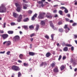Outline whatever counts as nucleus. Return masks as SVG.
<instances>
[{
  "mask_svg": "<svg viewBox=\"0 0 77 77\" xmlns=\"http://www.w3.org/2000/svg\"><path fill=\"white\" fill-rule=\"evenodd\" d=\"M15 5L16 8V11L19 12H20L21 9L22 8V6H20V5L18 3H15Z\"/></svg>",
  "mask_w": 77,
  "mask_h": 77,
  "instance_id": "2",
  "label": "nucleus"
},
{
  "mask_svg": "<svg viewBox=\"0 0 77 77\" xmlns=\"http://www.w3.org/2000/svg\"><path fill=\"white\" fill-rule=\"evenodd\" d=\"M1 36H2L3 39H6L8 38L9 35L8 34H3L2 35H0Z\"/></svg>",
  "mask_w": 77,
  "mask_h": 77,
  "instance_id": "5",
  "label": "nucleus"
},
{
  "mask_svg": "<svg viewBox=\"0 0 77 77\" xmlns=\"http://www.w3.org/2000/svg\"><path fill=\"white\" fill-rule=\"evenodd\" d=\"M53 71L54 72H58L59 70H58V68L57 67H55L53 69Z\"/></svg>",
  "mask_w": 77,
  "mask_h": 77,
  "instance_id": "11",
  "label": "nucleus"
},
{
  "mask_svg": "<svg viewBox=\"0 0 77 77\" xmlns=\"http://www.w3.org/2000/svg\"><path fill=\"white\" fill-rule=\"evenodd\" d=\"M31 42H32V41H33V38H31Z\"/></svg>",
  "mask_w": 77,
  "mask_h": 77,
  "instance_id": "60",
  "label": "nucleus"
},
{
  "mask_svg": "<svg viewBox=\"0 0 77 77\" xmlns=\"http://www.w3.org/2000/svg\"><path fill=\"white\" fill-rule=\"evenodd\" d=\"M8 34H13L14 33V31H9L8 32Z\"/></svg>",
  "mask_w": 77,
  "mask_h": 77,
  "instance_id": "22",
  "label": "nucleus"
},
{
  "mask_svg": "<svg viewBox=\"0 0 77 77\" xmlns=\"http://www.w3.org/2000/svg\"><path fill=\"white\" fill-rule=\"evenodd\" d=\"M28 21H29V19L28 18H26L23 20L24 22H27Z\"/></svg>",
  "mask_w": 77,
  "mask_h": 77,
  "instance_id": "20",
  "label": "nucleus"
},
{
  "mask_svg": "<svg viewBox=\"0 0 77 77\" xmlns=\"http://www.w3.org/2000/svg\"><path fill=\"white\" fill-rule=\"evenodd\" d=\"M46 17L48 18H52V16L51 15H50L49 16H48L47 15L46 16Z\"/></svg>",
  "mask_w": 77,
  "mask_h": 77,
  "instance_id": "25",
  "label": "nucleus"
},
{
  "mask_svg": "<svg viewBox=\"0 0 77 77\" xmlns=\"http://www.w3.org/2000/svg\"><path fill=\"white\" fill-rule=\"evenodd\" d=\"M34 36H35V33L32 34L30 35V36L31 38H32V37Z\"/></svg>",
  "mask_w": 77,
  "mask_h": 77,
  "instance_id": "33",
  "label": "nucleus"
},
{
  "mask_svg": "<svg viewBox=\"0 0 77 77\" xmlns=\"http://www.w3.org/2000/svg\"><path fill=\"white\" fill-rule=\"evenodd\" d=\"M31 19L32 20H35V17L33 16L32 17Z\"/></svg>",
  "mask_w": 77,
  "mask_h": 77,
  "instance_id": "42",
  "label": "nucleus"
},
{
  "mask_svg": "<svg viewBox=\"0 0 77 77\" xmlns=\"http://www.w3.org/2000/svg\"><path fill=\"white\" fill-rule=\"evenodd\" d=\"M76 25H77V23H74L72 24V26H76Z\"/></svg>",
  "mask_w": 77,
  "mask_h": 77,
  "instance_id": "43",
  "label": "nucleus"
},
{
  "mask_svg": "<svg viewBox=\"0 0 77 77\" xmlns=\"http://www.w3.org/2000/svg\"><path fill=\"white\" fill-rule=\"evenodd\" d=\"M51 55V54L50 52H47L46 54V56L47 57H49Z\"/></svg>",
  "mask_w": 77,
  "mask_h": 77,
  "instance_id": "12",
  "label": "nucleus"
},
{
  "mask_svg": "<svg viewBox=\"0 0 77 77\" xmlns=\"http://www.w3.org/2000/svg\"><path fill=\"white\" fill-rule=\"evenodd\" d=\"M11 52L10 51H8L7 52V55H9Z\"/></svg>",
  "mask_w": 77,
  "mask_h": 77,
  "instance_id": "39",
  "label": "nucleus"
},
{
  "mask_svg": "<svg viewBox=\"0 0 77 77\" xmlns=\"http://www.w3.org/2000/svg\"><path fill=\"white\" fill-rule=\"evenodd\" d=\"M28 13L29 14H32V11L29 10L28 11Z\"/></svg>",
  "mask_w": 77,
  "mask_h": 77,
  "instance_id": "45",
  "label": "nucleus"
},
{
  "mask_svg": "<svg viewBox=\"0 0 77 77\" xmlns=\"http://www.w3.org/2000/svg\"><path fill=\"white\" fill-rule=\"evenodd\" d=\"M6 11V7L4 4H2L1 6L0 7V12L4 13Z\"/></svg>",
  "mask_w": 77,
  "mask_h": 77,
  "instance_id": "1",
  "label": "nucleus"
},
{
  "mask_svg": "<svg viewBox=\"0 0 77 77\" xmlns=\"http://www.w3.org/2000/svg\"><path fill=\"white\" fill-rule=\"evenodd\" d=\"M57 47H60V45H59V43H57Z\"/></svg>",
  "mask_w": 77,
  "mask_h": 77,
  "instance_id": "55",
  "label": "nucleus"
},
{
  "mask_svg": "<svg viewBox=\"0 0 77 77\" xmlns=\"http://www.w3.org/2000/svg\"><path fill=\"white\" fill-rule=\"evenodd\" d=\"M45 14L44 13H40L39 16H38V18L42 20L44 18V15Z\"/></svg>",
  "mask_w": 77,
  "mask_h": 77,
  "instance_id": "3",
  "label": "nucleus"
},
{
  "mask_svg": "<svg viewBox=\"0 0 77 77\" xmlns=\"http://www.w3.org/2000/svg\"><path fill=\"white\" fill-rule=\"evenodd\" d=\"M58 17V16L57 14H55L54 16V17H55V18H56V17Z\"/></svg>",
  "mask_w": 77,
  "mask_h": 77,
  "instance_id": "56",
  "label": "nucleus"
},
{
  "mask_svg": "<svg viewBox=\"0 0 77 77\" xmlns=\"http://www.w3.org/2000/svg\"><path fill=\"white\" fill-rule=\"evenodd\" d=\"M74 36L75 37V38H77V35H74Z\"/></svg>",
  "mask_w": 77,
  "mask_h": 77,
  "instance_id": "58",
  "label": "nucleus"
},
{
  "mask_svg": "<svg viewBox=\"0 0 77 77\" xmlns=\"http://www.w3.org/2000/svg\"><path fill=\"white\" fill-rule=\"evenodd\" d=\"M4 53H5V51H3V52H0V53L1 54H3Z\"/></svg>",
  "mask_w": 77,
  "mask_h": 77,
  "instance_id": "54",
  "label": "nucleus"
},
{
  "mask_svg": "<svg viewBox=\"0 0 77 77\" xmlns=\"http://www.w3.org/2000/svg\"><path fill=\"white\" fill-rule=\"evenodd\" d=\"M64 12H65V13H66H66H68V10H67V9H65V10H64Z\"/></svg>",
  "mask_w": 77,
  "mask_h": 77,
  "instance_id": "36",
  "label": "nucleus"
},
{
  "mask_svg": "<svg viewBox=\"0 0 77 77\" xmlns=\"http://www.w3.org/2000/svg\"><path fill=\"white\" fill-rule=\"evenodd\" d=\"M57 12V10H54L53 11L54 13H56Z\"/></svg>",
  "mask_w": 77,
  "mask_h": 77,
  "instance_id": "52",
  "label": "nucleus"
},
{
  "mask_svg": "<svg viewBox=\"0 0 77 77\" xmlns=\"http://www.w3.org/2000/svg\"><path fill=\"white\" fill-rule=\"evenodd\" d=\"M29 29H33L34 27L33 25H31L29 26Z\"/></svg>",
  "mask_w": 77,
  "mask_h": 77,
  "instance_id": "31",
  "label": "nucleus"
},
{
  "mask_svg": "<svg viewBox=\"0 0 77 77\" xmlns=\"http://www.w3.org/2000/svg\"><path fill=\"white\" fill-rule=\"evenodd\" d=\"M23 2L24 3H27L26 0H23Z\"/></svg>",
  "mask_w": 77,
  "mask_h": 77,
  "instance_id": "50",
  "label": "nucleus"
},
{
  "mask_svg": "<svg viewBox=\"0 0 77 77\" xmlns=\"http://www.w3.org/2000/svg\"><path fill=\"white\" fill-rule=\"evenodd\" d=\"M21 19H22V15H20L18 17V18L17 19V21L18 22H20Z\"/></svg>",
  "mask_w": 77,
  "mask_h": 77,
  "instance_id": "9",
  "label": "nucleus"
},
{
  "mask_svg": "<svg viewBox=\"0 0 77 77\" xmlns=\"http://www.w3.org/2000/svg\"><path fill=\"white\" fill-rule=\"evenodd\" d=\"M45 22H44V21H43V20H42L41 21L40 24L41 25V26H45Z\"/></svg>",
  "mask_w": 77,
  "mask_h": 77,
  "instance_id": "19",
  "label": "nucleus"
},
{
  "mask_svg": "<svg viewBox=\"0 0 77 77\" xmlns=\"http://www.w3.org/2000/svg\"><path fill=\"white\" fill-rule=\"evenodd\" d=\"M66 47H71L72 45H71L66 44Z\"/></svg>",
  "mask_w": 77,
  "mask_h": 77,
  "instance_id": "30",
  "label": "nucleus"
},
{
  "mask_svg": "<svg viewBox=\"0 0 77 77\" xmlns=\"http://www.w3.org/2000/svg\"><path fill=\"white\" fill-rule=\"evenodd\" d=\"M49 24L50 25L51 27H52L53 29L54 30H56L57 28H56L54 27V25H53L52 21H50L49 22Z\"/></svg>",
  "mask_w": 77,
  "mask_h": 77,
  "instance_id": "6",
  "label": "nucleus"
},
{
  "mask_svg": "<svg viewBox=\"0 0 77 77\" xmlns=\"http://www.w3.org/2000/svg\"><path fill=\"white\" fill-rule=\"evenodd\" d=\"M68 27V25H65L64 27V29H67V28Z\"/></svg>",
  "mask_w": 77,
  "mask_h": 77,
  "instance_id": "37",
  "label": "nucleus"
},
{
  "mask_svg": "<svg viewBox=\"0 0 77 77\" xmlns=\"http://www.w3.org/2000/svg\"><path fill=\"white\" fill-rule=\"evenodd\" d=\"M13 16L14 18H17L18 16V15L15 13H13Z\"/></svg>",
  "mask_w": 77,
  "mask_h": 77,
  "instance_id": "14",
  "label": "nucleus"
},
{
  "mask_svg": "<svg viewBox=\"0 0 77 77\" xmlns=\"http://www.w3.org/2000/svg\"><path fill=\"white\" fill-rule=\"evenodd\" d=\"M51 38L52 41H53V39L54 38V35H53V34H52L51 35Z\"/></svg>",
  "mask_w": 77,
  "mask_h": 77,
  "instance_id": "29",
  "label": "nucleus"
},
{
  "mask_svg": "<svg viewBox=\"0 0 77 77\" xmlns=\"http://www.w3.org/2000/svg\"><path fill=\"white\" fill-rule=\"evenodd\" d=\"M19 58L20 59H23V55L22 54H20L19 56Z\"/></svg>",
  "mask_w": 77,
  "mask_h": 77,
  "instance_id": "23",
  "label": "nucleus"
},
{
  "mask_svg": "<svg viewBox=\"0 0 77 77\" xmlns=\"http://www.w3.org/2000/svg\"><path fill=\"white\" fill-rule=\"evenodd\" d=\"M45 38H46V39H49V36L48 35H45Z\"/></svg>",
  "mask_w": 77,
  "mask_h": 77,
  "instance_id": "34",
  "label": "nucleus"
},
{
  "mask_svg": "<svg viewBox=\"0 0 77 77\" xmlns=\"http://www.w3.org/2000/svg\"><path fill=\"white\" fill-rule=\"evenodd\" d=\"M11 69H12L14 70V71H19L20 70V68H19V67L15 65L13 66H12Z\"/></svg>",
  "mask_w": 77,
  "mask_h": 77,
  "instance_id": "4",
  "label": "nucleus"
},
{
  "mask_svg": "<svg viewBox=\"0 0 77 77\" xmlns=\"http://www.w3.org/2000/svg\"><path fill=\"white\" fill-rule=\"evenodd\" d=\"M55 62L54 63H52L51 64L50 66L52 68H54L55 67Z\"/></svg>",
  "mask_w": 77,
  "mask_h": 77,
  "instance_id": "16",
  "label": "nucleus"
},
{
  "mask_svg": "<svg viewBox=\"0 0 77 77\" xmlns=\"http://www.w3.org/2000/svg\"><path fill=\"white\" fill-rule=\"evenodd\" d=\"M33 17H34L35 18H36L37 17V14H35L33 16Z\"/></svg>",
  "mask_w": 77,
  "mask_h": 77,
  "instance_id": "40",
  "label": "nucleus"
},
{
  "mask_svg": "<svg viewBox=\"0 0 77 77\" xmlns=\"http://www.w3.org/2000/svg\"><path fill=\"white\" fill-rule=\"evenodd\" d=\"M73 22V21L72 20H71L69 21V22L70 23H72Z\"/></svg>",
  "mask_w": 77,
  "mask_h": 77,
  "instance_id": "61",
  "label": "nucleus"
},
{
  "mask_svg": "<svg viewBox=\"0 0 77 77\" xmlns=\"http://www.w3.org/2000/svg\"><path fill=\"white\" fill-rule=\"evenodd\" d=\"M59 13L60 14V15H63V14H62L63 12H62V11L61 10H60L59 11Z\"/></svg>",
  "mask_w": 77,
  "mask_h": 77,
  "instance_id": "26",
  "label": "nucleus"
},
{
  "mask_svg": "<svg viewBox=\"0 0 77 77\" xmlns=\"http://www.w3.org/2000/svg\"><path fill=\"white\" fill-rule=\"evenodd\" d=\"M6 23H4L3 24V26H4V28H5V27H6Z\"/></svg>",
  "mask_w": 77,
  "mask_h": 77,
  "instance_id": "46",
  "label": "nucleus"
},
{
  "mask_svg": "<svg viewBox=\"0 0 77 77\" xmlns=\"http://www.w3.org/2000/svg\"><path fill=\"white\" fill-rule=\"evenodd\" d=\"M66 59V57H63V60H64V59Z\"/></svg>",
  "mask_w": 77,
  "mask_h": 77,
  "instance_id": "57",
  "label": "nucleus"
},
{
  "mask_svg": "<svg viewBox=\"0 0 77 77\" xmlns=\"http://www.w3.org/2000/svg\"><path fill=\"white\" fill-rule=\"evenodd\" d=\"M23 27H24V29H27V26H23Z\"/></svg>",
  "mask_w": 77,
  "mask_h": 77,
  "instance_id": "49",
  "label": "nucleus"
},
{
  "mask_svg": "<svg viewBox=\"0 0 77 77\" xmlns=\"http://www.w3.org/2000/svg\"><path fill=\"white\" fill-rule=\"evenodd\" d=\"M21 75V72H19L18 74V77H20Z\"/></svg>",
  "mask_w": 77,
  "mask_h": 77,
  "instance_id": "28",
  "label": "nucleus"
},
{
  "mask_svg": "<svg viewBox=\"0 0 77 77\" xmlns=\"http://www.w3.org/2000/svg\"><path fill=\"white\" fill-rule=\"evenodd\" d=\"M68 47H65L63 49V51H68Z\"/></svg>",
  "mask_w": 77,
  "mask_h": 77,
  "instance_id": "24",
  "label": "nucleus"
},
{
  "mask_svg": "<svg viewBox=\"0 0 77 77\" xmlns=\"http://www.w3.org/2000/svg\"><path fill=\"white\" fill-rule=\"evenodd\" d=\"M44 63L42 62L41 63V66H43V65H44Z\"/></svg>",
  "mask_w": 77,
  "mask_h": 77,
  "instance_id": "47",
  "label": "nucleus"
},
{
  "mask_svg": "<svg viewBox=\"0 0 77 77\" xmlns=\"http://www.w3.org/2000/svg\"><path fill=\"white\" fill-rule=\"evenodd\" d=\"M74 2H75V3H74L75 5H77V1H75Z\"/></svg>",
  "mask_w": 77,
  "mask_h": 77,
  "instance_id": "48",
  "label": "nucleus"
},
{
  "mask_svg": "<svg viewBox=\"0 0 77 77\" xmlns=\"http://www.w3.org/2000/svg\"><path fill=\"white\" fill-rule=\"evenodd\" d=\"M17 62H19V63H21L22 62V61H21L20 60H18L17 61Z\"/></svg>",
  "mask_w": 77,
  "mask_h": 77,
  "instance_id": "53",
  "label": "nucleus"
},
{
  "mask_svg": "<svg viewBox=\"0 0 77 77\" xmlns=\"http://www.w3.org/2000/svg\"><path fill=\"white\" fill-rule=\"evenodd\" d=\"M23 9H27V7H29V5L27 4H24L23 5Z\"/></svg>",
  "mask_w": 77,
  "mask_h": 77,
  "instance_id": "8",
  "label": "nucleus"
},
{
  "mask_svg": "<svg viewBox=\"0 0 77 77\" xmlns=\"http://www.w3.org/2000/svg\"><path fill=\"white\" fill-rule=\"evenodd\" d=\"M0 33H4V31L3 30H0Z\"/></svg>",
  "mask_w": 77,
  "mask_h": 77,
  "instance_id": "44",
  "label": "nucleus"
},
{
  "mask_svg": "<svg viewBox=\"0 0 77 77\" xmlns=\"http://www.w3.org/2000/svg\"><path fill=\"white\" fill-rule=\"evenodd\" d=\"M75 43L76 44H77V41L76 40H75Z\"/></svg>",
  "mask_w": 77,
  "mask_h": 77,
  "instance_id": "64",
  "label": "nucleus"
},
{
  "mask_svg": "<svg viewBox=\"0 0 77 77\" xmlns=\"http://www.w3.org/2000/svg\"><path fill=\"white\" fill-rule=\"evenodd\" d=\"M58 31L60 32H61V33H62L64 31V30L62 28H60L58 29Z\"/></svg>",
  "mask_w": 77,
  "mask_h": 77,
  "instance_id": "15",
  "label": "nucleus"
},
{
  "mask_svg": "<svg viewBox=\"0 0 77 77\" xmlns=\"http://www.w3.org/2000/svg\"><path fill=\"white\" fill-rule=\"evenodd\" d=\"M71 50L72 51H73L74 50V47H72L71 48Z\"/></svg>",
  "mask_w": 77,
  "mask_h": 77,
  "instance_id": "51",
  "label": "nucleus"
},
{
  "mask_svg": "<svg viewBox=\"0 0 77 77\" xmlns=\"http://www.w3.org/2000/svg\"><path fill=\"white\" fill-rule=\"evenodd\" d=\"M62 58V56L61 55H60L59 56V57L58 58V60H60V59H61V58Z\"/></svg>",
  "mask_w": 77,
  "mask_h": 77,
  "instance_id": "35",
  "label": "nucleus"
},
{
  "mask_svg": "<svg viewBox=\"0 0 77 77\" xmlns=\"http://www.w3.org/2000/svg\"><path fill=\"white\" fill-rule=\"evenodd\" d=\"M77 68H76L74 69V71L76 72L77 71Z\"/></svg>",
  "mask_w": 77,
  "mask_h": 77,
  "instance_id": "63",
  "label": "nucleus"
},
{
  "mask_svg": "<svg viewBox=\"0 0 77 77\" xmlns=\"http://www.w3.org/2000/svg\"><path fill=\"white\" fill-rule=\"evenodd\" d=\"M39 25L38 24H37L36 25V27L35 28V30L38 31V29H39Z\"/></svg>",
  "mask_w": 77,
  "mask_h": 77,
  "instance_id": "21",
  "label": "nucleus"
},
{
  "mask_svg": "<svg viewBox=\"0 0 77 77\" xmlns=\"http://www.w3.org/2000/svg\"><path fill=\"white\" fill-rule=\"evenodd\" d=\"M29 54L30 56H34L35 54L34 53L29 52Z\"/></svg>",
  "mask_w": 77,
  "mask_h": 77,
  "instance_id": "18",
  "label": "nucleus"
},
{
  "mask_svg": "<svg viewBox=\"0 0 77 77\" xmlns=\"http://www.w3.org/2000/svg\"><path fill=\"white\" fill-rule=\"evenodd\" d=\"M14 39L16 41H17L20 39V36L18 35H16L14 38Z\"/></svg>",
  "mask_w": 77,
  "mask_h": 77,
  "instance_id": "7",
  "label": "nucleus"
},
{
  "mask_svg": "<svg viewBox=\"0 0 77 77\" xmlns=\"http://www.w3.org/2000/svg\"><path fill=\"white\" fill-rule=\"evenodd\" d=\"M6 43H7V41L4 42L3 43V44L5 45Z\"/></svg>",
  "mask_w": 77,
  "mask_h": 77,
  "instance_id": "59",
  "label": "nucleus"
},
{
  "mask_svg": "<svg viewBox=\"0 0 77 77\" xmlns=\"http://www.w3.org/2000/svg\"><path fill=\"white\" fill-rule=\"evenodd\" d=\"M38 3L39 5H41L42 7H44V5L43 4V2L42 1H38Z\"/></svg>",
  "mask_w": 77,
  "mask_h": 77,
  "instance_id": "10",
  "label": "nucleus"
},
{
  "mask_svg": "<svg viewBox=\"0 0 77 77\" xmlns=\"http://www.w3.org/2000/svg\"><path fill=\"white\" fill-rule=\"evenodd\" d=\"M11 44V42L10 41H8L7 42V43H6V46H9Z\"/></svg>",
  "mask_w": 77,
  "mask_h": 77,
  "instance_id": "13",
  "label": "nucleus"
},
{
  "mask_svg": "<svg viewBox=\"0 0 77 77\" xmlns=\"http://www.w3.org/2000/svg\"><path fill=\"white\" fill-rule=\"evenodd\" d=\"M58 25H60V24H62V22H61V21H59L58 23Z\"/></svg>",
  "mask_w": 77,
  "mask_h": 77,
  "instance_id": "38",
  "label": "nucleus"
},
{
  "mask_svg": "<svg viewBox=\"0 0 77 77\" xmlns=\"http://www.w3.org/2000/svg\"><path fill=\"white\" fill-rule=\"evenodd\" d=\"M65 20H66V21H67L68 22H69V19L68 18H66Z\"/></svg>",
  "mask_w": 77,
  "mask_h": 77,
  "instance_id": "41",
  "label": "nucleus"
},
{
  "mask_svg": "<svg viewBox=\"0 0 77 77\" xmlns=\"http://www.w3.org/2000/svg\"><path fill=\"white\" fill-rule=\"evenodd\" d=\"M11 26H14V25H15V23L12 22L11 23Z\"/></svg>",
  "mask_w": 77,
  "mask_h": 77,
  "instance_id": "32",
  "label": "nucleus"
},
{
  "mask_svg": "<svg viewBox=\"0 0 77 77\" xmlns=\"http://www.w3.org/2000/svg\"><path fill=\"white\" fill-rule=\"evenodd\" d=\"M61 71H63L65 69V66L64 65H62L60 67Z\"/></svg>",
  "mask_w": 77,
  "mask_h": 77,
  "instance_id": "17",
  "label": "nucleus"
},
{
  "mask_svg": "<svg viewBox=\"0 0 77 77\" xmlns=\"http://www.w3.org/2000/svg\"><path fill=\"white\" fill-rule=\"evenodd\" d=\"M67 17H70V14H67Z\"/></svg>",
  "mask_w": 77,
  "mask_h": 77,
  "instance_id": "62",
  "label": "nucleus"
},
{
  "mask_svg": "<svg viewBox=\"0 0 77 77\" xmlns=\"http://www.w3.org/2000/svg\"><path fill=\"white\" fill-rule=\"evenodd\" d=\"M23 65L25 66H29V64L27 63H24Z\"/></svg>",
  "mask_w": 77,
  "mask_h": 77,
  "instance_id": "27",
  "label": "nucleus"
}]
</instances>
